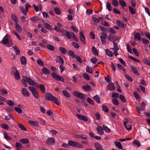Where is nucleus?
<instances>
[{
	"mask_svg": "<svg viewBox=\"0 0 150 150\" xmlns=\"http://www.w3.org/2000/svg\"><path fill=\"white\" fill-rule=\"evenodd\" d=\"M29 90L32 93L33 96L37 99L39 98V93L35 88L30 86L28 87Z\"/></svg>",
	"mask_w": 150,
	"mask_h": 150,
	"instance_id": "4",
	"label": "nucleus"
},
{
	"mask_svg": "<svg viewBox=\"0 0 150 150\" xmlns=\"http://www.w3.org/2000/svg\"><path fill=\"white\" fill-rule=\"evenodd\" d=\"M72 45L75 48L79 49V45L77 43L75 42H72L71 43Z\"/></svg>",
	"mask_w": 150,
	"mask_h": 150,
	"instance_id": "50",
	"label": "nucleus"
},
{
	"mask_svg": "<svg viewBox=\"0 0 150 150\" xmlns=\"http://www.w3.org/2000/svg\"><path fill=\"white\" fill-rule=\"evenodd\" d=\"M102 110L103 111L107 112H109V110L107 106L103 105L102 106Z\"/></svg>",
	"mask_w": 150,
	"mask_h": 150,
	"instance_id": "51",
	"label": "nucleus"
},
{
	"mask_svg": "<svg viewBox=\"0 0 150 150\" xmlns=\"http://www.w3.org/2000/svg\"><path fill=\"white\" fill-rule=\"evenodd\" d=\"M28 123L34 127H38L39 126L38 122L36 121L30 120L28 121Z\"/></svg>",
	"mask_w": 150,
	"mask_h": 150,
	"instance_id": "19",
	"label": "nucleus"
},
{
	"mask_svg": "<svg viewBox=\"0 0 150 150\" xmlns=\"http://www.w3.org/2000/svg\"><path fill=\"white\" fill-rule=\"evenodd\" d=\"M131 69L133 73L137 76H139V74L136 68L133 66H130Z\"/></svg>",
	"mask_w": 150,
	"mask_h": 150,
	"instance_id": "18",
	"label": "nucleus"
},
{
	"mask_svg": "<svg viewBox=\"0 0 150 150\" xmlns=\"http://www.w3.org/2000/svg\"><path fill=\"white\" fill-rule=\"evenodd\" d=\"M86 71L87 72L90 73L91 74H92V73H93L92 69L91 67L87 66L86 68Z\"/></svg>",
	"mask_w": 150,
	"mask_h": 150,
	"instance_id": "49",
	"label": "nucleus"
},
{
	"mask_svg": "<svg viewBox=\"0 0 150 150\" xmlns=\"http://www.w3.org/2000/svg\"><path fill=\"white\" fill-rule=\"evenodd\" d=\"M44 26L47 29L50 30H54L52 26L48 23H45L43 24Z\"/></svg>",
	"mask_w": 150,
	"mask_h": 150,
	"instance_id": "29",
	"label": "nucleus"
},
{
	"mask_svg": "<svg viewBox=\"0 0 150 150\" xmlns=\"http://www.w3.org/2000/svg\"><path fill=\"white\" fill-rule=\"evenodd\" d=\"M119 3L122 7L124 8L125 7L127 6L126 3L123 0H119Z\"/></svg>",
	"mask_w": 150,
	"mask_h": 150,
	"instance_id": "35",
	"label": "nucleus"
},
{
	"mask_svg": "<svg viewBox=\"0 0 150 150\" xmlns=\"http://www.w3.org/2000/svg\"><path fill=\"white\" fill-rule=\"evenodd\" d=\"M123 123L125 127L127 130H129L131 129L132 126L128 122H124Z\"/></svg>",
	"mask_w": 150,
	"mask_h": 150,
	"instance_id": "17",
	"label": "nucleus"
},
{
	"mask_svg": "<svg viewBox=\"0 0 150 150\" xmlns=\"http://www.w3.org/2000/svg\"><path fill=\"white\" fill-rule=\"evenodd\" d=\"M25 78V76H22L23 79L22 81V83L25 87H27L28 85L27 83H26V82H27L26 81H25L24 79Z\"/></svg>",
	"mask_w": 150,
	"mask_h": 150,
	"instance_id": "44",
	"label": "nucleus"
},
{
	"mask_svg": "<svg viewBox=\"0 0 150 150\" xmlns=\"http://www.w3.org/2000/svg\"><path fill=\"white\" fill-rule=\"evenodd\" d=\"M51 76L53 78L56 80L61 81L62 82H64V79L63 77L59 76L54 72L52 73Z\"/></svg>",
	"mask_w": 150,
	"mask_h": 150,
	"instance_id": "5",
	"label": "nucleus"
},
{
	"mask_svg": "<svg viewBox=\"0 0 150 150\" xmlns=\"http://www.w3.org/2000/svg\"><path fill=\"white\" fill-rule=\"evenodd\" d=\"M15 28L16 30L19 33H21L22 31L21 27L20 25L18 23H15Z\"/></svg>",
	"mask_w": 150,
	"mask_h": 150,
	"instance_id": "26",
	"label": "nucleus"
},
{
	"mask_svg": "<svg viewBox=\"0 0 150 150\" xmlns=\"http://www.w3.org/2000/svg\"><path fill=\"white\" fill-rule=\"evenodd\" d=\"M46 47L49 50L53 51L55 50V47L51 45H46Z\"/></svg>",
	"mask_w": 150,
	"mask_h": 150,
	"instance_id": "39",
	"label": "nucleus"
},
{
	"mask_svg": "<svg viewBox=\"0 0 150 150\" xmlns=\"http://www.w3.org/2000/svg\"><path fill=\"white\" fill-rule=\"evenodd\" d=\"M25 80L31 86H35L36 87L38 86V84L31 78L26 76H25Z\"/></svg>",
	"mask_w": 150,
	"mask_h": 150,
	"instance_id": "3",
	"label": "nucleus"
},
{
	"mask_svg": "<svg viewBox=\"0 0 150 150\" xmlns=\"http://www.w3.org/2000/svg\"><path fill=\"white\" fill-rule=\"evenodd\" d=\"M20 142L24 144H28L29 142V139L26 138L20 140Z\"/></svg>",
	"mask_w": 150,
	"mask_h": 150,
	"instance_id": "34",
	"label": "nucleus"
},
{
	"mask_svg": "<svg viewBox=\"0 0 150 150\" xmlns=\"http://www.w3.org/2000/svg\"><path fill=\"white\" fill-rule=\"evenodd\" d=\"M21 61V64L23 65H25L27 62V60L26 58L24 56H22L20 58Z\"/></svg>",
	"mask_w": 150,
	"mask_h": 150,
	"instance_id": "22",
	"label": "nucleus"
},
{
	"mask_svg": "<svg viewBox=\"0 0 150 150\" xmlns=\"http://www.w3.org/2000/svg\"><path fill=\"white\" fill-rule=\"evenodd\" d=\"M44 98L48 101H52L56 104L59 105L57 98L50 93L47 92L46 93L44 96Z\"/></svg>",
	"mask_w": 150,
	"mask_h": 150,
	"instance_id": "1",
	"label": "nucleus"
},
{
	"mask_svg": "<svg viewBox=\"0 0 150 150\" xmlns=\"http://www.w3.org/2000/svg\"><path fill=\"white\" fill-rule=\"evenodd\" d=\"M126 46L128 52H129L130 54H132V52L129 45V44H127V45Z\"/></svg>",
	"mask_w": 150,
	"mask_h": 150,
	"instance_id": "54",
	"label": "nucleus"
},
{
	"mask_svg": "<svg viewBox=\"0 0 150 150\" xmlns=\"http://www.w3.org/2000/svg\"><path fill=\"white\" fill-rule=\"evenodd\" d=\"M68 145L75 148H83V146L81 144L71 140H69L68 141Z\"/></svg>",
	"mask_w": 150,
	"mask_h": 150,
	"instance_id": "2",
	"label": "nucleus"
},
{
	"mask_svg": "<svg viewBox=\"0 0 150 150\" xmlns=\"http://www.w3.org/2000/svg\"><path fill=\"white\" fill-rule=\"evenodd\" d=\"M106 7L109 11H112V8L109 2H107Z\"/></svg>",
	"mask_w": 150,
	"mask_h": 150,
	"instance_id": "48",
	"label": "nucleus"
},
{
	"mask_svg": "<svg viewBox=\"0 0 150 150\" xmlns=\"http://www.w3.org/2000/svg\"><path fill=\"white\" fill-rule=\"evenodd\" d=\"M133 144L134 146H137V147H139L141 144L139 141L137 140H134L133 142Z\"/></svg>",
	"mask_w": 150,
	"mask_h": 150,
	"instance_id": "24",
	"label": "nucleus"
},
{
	"mask_svg": "<svg viewBox=\"0 0 150 150\" xmlns=\"http://www.w3.org/2000/svg\"><path fill=\"white\" fill-rule=\"evenodd\" d=\"M18 127L21 129L25 131H26L27 129L25 128L22 124H18Z\"/></svg>",
	"mask_w": 150,
	"mask_h": 150,
	"instance_id": "60",
	"label": "nucleus"
},
{
	"mask_svg": "<svg viewBox=\"0 0 150 150\" xmlns=\"http://www.w3.org/2000/svg\"><path fill=\"white\" fill-rule=\"evenodd\" d=\"M143 62L144 63L146 64L149 66H150V62L146 58H144L143 60Z\"/></svg>",
	"mask_w": 150,
	"mask_h": 150,
	"instance_id": "55",
	"label": "nucleus"
},
{
	"mask_svg": "<svg viewBox=\"0 0 150 150\" xmlns=\"http://www.w3.org/2000/svg\"><path fill=\"white\" fill-rule=\"evenodd\" d=\"M59 51L63 54H65L67 52L66 49L62 47H59Z\"/></svg>",
	"mask_w": 150,
	"mask_h": 150,
	"instance_id": "37",
	"label": "nucleus"
},
{
	"mask_svg": "<svg viewBox=\"0 0 150 150\" xmlns=\"http://www.w3.org/2000/svg\"><path fill=\"white\" fill-rule=\"evenodd\" d=\"M87 102L89 104L92 105H94V101L91 98L88 97L87 98Z\"/></svg>",
	"mask_w": 150,
	"mask_h": 150,
	"instance_id": "56",
	"label": "nucleus"
},
{
	"mask_svg": "<svg viewBox=\"0 0 150 150\" xmlns=\"http://www.w3.org/2000/svg\"><path fill=\"white\" fill-rule=\"evenodd\" d=\"M55 142V139L53 138L50 137L46 141V143L48 145H54Z\"/></svg>",
	"mask_w": 150,
	"mask_h": 150,
	"instance_id": "8",
	"label": "nucleus"
},
{
	"mask_svg": "<svg viewBox=\"0 0 150 150\" xmlns=\"http://www.w3.org/2000/svg\"><path fill=\"white\" fill-rule=\"evenodd\" d=\"M11 18L12 20L15 23L18 22V19L16 16L14 14L11 15Z\"/></svg>",
	"mask_w": 150,
	"mask_h": 150,
	"instance_id": "32",
	"label": "nucleus"
},
{
	"mask_svg": "<svg viewBox=\"0 0 150 150\" xmlns=\"http://www.w3.org/2000/svg\"><path fill=\"white\" fill-rule=\"evenodd\" d=\"M97 129L99 135H102L103 134L104 132L103 129L101 127L98 126Z\"/></svg>",
	"mask_w": 150,
	"mask_h": 150,
	"instance_id": "14",
	"label": "nucleus"
},
{
	"mask_svg": "<svg viewBox=\"0 0 150 150\" xmlns=\"http://www.w3.org/2000/svg\"><path fill=\"white\" fill-rule=\"evenodd\" d=\"M39 88L41 91L43 93H44L46 92L45 87V86L42 84H40V85Z\"/></svg>",
	"mask_w": 150,
	"mask_h": 150,
	"instance_id": "30",
	"label": "nucleus"
},
{
	"mask_svg": "<svg viewBox=\"0 0 150 150\" xmlns=\"http://www.w3.org/2000/svg\"><path fill=\"white\" fill-rule=\"evenodd\" d=\"M38 20H39V18L37 16L33 17L30 19V20L32 21H35Z\"/></svg>",
	"mask_w": 150,
	"mask_h": 150,
	"instance_id": "52",
	"label": "nucleus"
},
{
	"mask_svg": "<svg viewBox=\"0 0 150 150\" xmlns=\"http://www.w3.org/2000/svg\"><path fill=\"white\" fill-rule=\"evenodd\" d=\"M1 127L6 129H8L9 127L6 124H2L1 125Z\"/></svg>",
	"mask_w": 150,
	"mask_h": 150,
	"instance_id": "57",
	"label": "nucleus"
},
{
	"mask_svg": "<svg viewBox=\"0 0 150 150\" xmlns=\"http://www.w3.org/2000/svg\"><path fill=\"white\" fill-rule=\"evenodd\" d=\"M37 63L40 66H44V64L43 62L40 59H38L37 61Z\"/></svg>",
	"mask_w": 150,
	"mask_h": 150,
	"instance_id": "62",
	"label": "nucleus"
},
{
	"mask_svg": "<svg viewBox=\"0 0 150 150\" xmlns=\"http://www.w3.org/2000/svg\"><path fill=\"white\" fill-rule=\"evenodd\" d=\"M114 143L118 149H122L123 148V147L120 142L116 141L114 142Z\"/></svg>",
	"mask_w": 150,
	"mask_h": 150,
	"instance_id": "25",
	"label": "nucleus"
},
{
	"mask_svg": "<svg viewBox=\"0 0 150 150\" xmlns=\"http://www.w3.org/2000/svg\"><path fill=\"white\" fill-rule=\"evenodd\" d=\"M15 146L16 147L17 150H22L23 148L22 145L19 142L16 143Z\"/></svg>",
	"mask_w": 150,
	"mask_h": 150,
	"instance_id": "20",
	"label": "nucleus"
},
{
	"mask_svg": "<svg viewBox=\"0 0 150 150\" xmlns=\"http://www.w3.org/2000/svg\"><path fill=\"white\" fill-rule=\"evenodd\" d=\"M105 52L106 54L109 57H112L113 54L112 52L108 49H106Z\"/></svg>",
	"mask_w": 150,
	"mask_h": 150,
	"instance_id": "21",
	"label": "nucleus"
},
{
	"mask_svg": "<svg viewBox=\"0 0 150 150\" xmlns=\"http://www.w3.org/2000/svg\"><path fill=\"white\" fill-rule=\"evenodd\" d=\"M93 99L98 103H100V98L99 96L98 95H96L94 96Z\"/></svg>",
	"mask_w": 150,
	"mask_h": 150,
	"instance_id": "33",
	"label": "nucleus"
},
{
	"mask_svg": "<svg viewBox=\"0 0 150 150\" xmlns=\"http://www.w3.org/2000/svg\"><path fill=\"white\" fill-rule=\"evenodd\" d=\"M94 146L96 150H103L102 146L98 142H95L94 143Z\"/></svg>",
	"mask_w": 150,
	"mask_h": 150,
	"instance_id": "13",
	"label": "nucleus"
},
{
	"mask_svg": "<svg viewBox=\"0 0 150 150\" xmlns=\"http://www.w3.org/2000/svg\"><path fill=\"white\" fill-rule=\"evenodd\" d=\"M128 8L130 12L133 15L136 13L135 11L132 7L129 6H128Z\"/></svg>",
	"mask_w": 150,
	"mask_h": 150,
	"instance_id": "41",
	"label": "nucleus"
},
{
	"mask_svg": "<svg viewBox=\"0 0 150 150\" xmlns=\"http://www.w3.org/2000/svg\"><path fill=\"white\" fill-rule=\"evenodd\" d=\"M79 38L83 44H84L86 43L85 36L83 33L81 31L80 32Z\"/></svg>",
	"mask_w": 150,
	"mask_h": 150,
	"instance_id": "9",
	"label": "nucleus"
},
{
	"mask_svg": "<svg viewBox=\"0 0 150 150\" xmlns=\"http://www.w3.org/2000/svg\"><path fill=\"white\" fill-rule=\"evenodd\" d=\"M9 42V40L8 38H3L2 43L4 44L7 45Z\"/></svg>",
	"mask_w": 150,
	"mask_h": 150,
	"instance_id": "53",
	"label": "nucleus"
},
{
	"mask_svg": "<svg viewBox=\"0 0 150 150\" xmlns=\"http://www.w3.org/2000/svg\"><path fill=\"white\" fill-rule=\"evenodd\" d=\"M73 33H74L73 32H67L66 37L69 39H71L73 37Z\"/></svg>",
	"mask_w": 150,
	"mask_h": 150,
	"instance_id": "28",
	"label": "nucleus"
},
{
	"mask_svg": "<svg viewBox=\"0 0 150 150\" xmlns=\"http://www.w3.org/2000/svg\"><path fill=\"white\" fill-rule=\"evenodd\" d=\"M69 55L73 58H75L76 57V55L74 52L71 50H69L68 51Z\"/></svg>",
	"mask_w": 150,
	"mask_h": 150,
	"instance_id": "45",
	"label": "nucleus"
},
{
	"mask_svg": "<svg viewBox=\"0 0 150 150\" xmlns=\"http://www.w3.org/2000/svg\"><path fill=\"white\" fill-rule=\"evenodd\" d=\"M82 87L84 90L87 91H90L92 89L91 87L88 85L83 86Z\"/></svg>",
	"mask_w": 150,
	"mask_h": 150,
	"instance_id": "23",
	"label": "nucleus"
},
{
	"mask_svg": "<svg viewBox=\"0 0 150 150\" xmlns=\"http://www.w3.org/2000/svg\"><path fill=\"white\" fill-rule=\"evenodd\" d=\"M90 60L92 63L95 64L98 61V59L96 57H93Z\"/></svg>",
	"mask_w": 150,
	"mask_h": 150,
	"instance_id": "42",
	"label": "nucleus"
},
{
	"mask_svg": "<svg viewBox=\"0 0 150 150\" xmlns=\"http://www.w3.org/2000/svg\"><path fill=\"white\" fill-rule=\"evenodd\" d=\"M134 37L135 39H137L139 40H140L141 39V38L139 33H137L134 35Z\"/></svg>",
	"mask_w": 150,
	"mask_h": 150,
	"instance_id": "43",
	"label": "nucleus"
},
{
	"mask_svg": "<svg viewBox=\"0 0 150 150\" xmlns=\"http://www.w3.org/2000/svg\"><path fill=\"white\" fill-rule=\"evenodd\" d=\"M42 70L44 74L46 75L50 74L51 73L50 71L45 67H43L42 68Z\"/></svg>",
	"mask_w": 150,
	"mask_h": 150,
	"instance_id": "15",
	"label": "nucleus"
},
{
	"mask_svg": "<svg viewBox=\"0 0 150 150\" xmlns=\"http://www.w3.org/2000/svg\"><path fill=\"white\" fill-rule=\"evenodd\" d=\"M115 37V35L112 34H110L108 35V39L111 42L114 41V39Z\"/></svg>",
	"mask_w": 150,
	"mask_h": 150,
	"instance_id": "31",
	"label": "nucleus"
},
{
	"mask_svg": "<svg viewBox=\"0 0 150 150\" xmlns=\"http://www.w3.org/2000/svg\"><path fill=\"white\" fill-rule=\"evenodd\" d=\"M108 89L110 91H113L115 89V86H114V84L113 83L111 82L110 83H109L108 85Z\"/></svg>",
	"mask_w": 150,
	"mask_h": 150,
	"instance_id": "11",
	"label": "nucleus"
},
{
	"mask_svg": "<svg viewBox=\"0 0 150 150\" xmlns=\"http://www.w3.org/2000/svg\"><path fill=\"white\" fill-rule=\"evenodd\" d=\"M62 93L63 95L67 98H69L70 97L69 93L66 90H63Z\"/></svg>",
	"mask_w": 150,
	"mask_h": 150,
	"instance_id": "40",
	"label": "nucleus"
},
{
	"mask_svg": "<svg viewBox=\"0 0 150 150\" xmlns=\"http://www.w3.org/2000/svg\"><path fill=\"white\" fill-rule=\"evenodd\" d=\"M55 13L59 15L60 14V11L58 7L55 8L54 9Z\"/></svg>",
	"mask_w": 150,
	"mask_h": 150,
	"instance_id": "59",
	"label": "nucleus"
},
{
	"mask_svg": "<svg viewBox=\"0 0 150 150\" xmlns=\"http://www.w3.org/2000/svg\"><path fill=\"white\" fill-rule=\"evenodd\" d=\"M12 33L16 36L17 38L20 40H21V38L18 33L16 32L15 31L13 30L12 31Z\"/></svg>",
	"mask_w": 150,
	"mask_h": 150,
	"instance_id": "61",
	"label": "nucleus"
},
{
	"mask_svg": "<svg viewBox=\"0 0 150 150\" xmlns=\"http://www.w3.org/2000/svg\"><path fill=\"white\" fill-rule=\"evenodd\" d=\"M56 62L61 63V65H63L64 62L63 59L60 56H59L57 57Z\"/></svg>",
	"mask_w": 150,
	"mask_h": 150,
	"instance_id": "16",
	"label": "nucleus"
},
{
	"mask_svg": "<svg viewBox=\"0 0 150 150\" xmlns=\"http://www.w3.org/2000/svg\"><path fill=\"white\" fill-rule=\"evenodd\" d=\"M22 93L23 95L25 96L28 97L29 96V93L27 91V89L25 88H23L22 90Z\"/></svg>",
	"mask_w": 150,
	"mask_h": 150,
	"instance_id": "12",
	"label": "nucleus"
},
{
	"mask_svg": "<svg viewBox=\"0 0 150 150\" xmlns=\"http://www.w3.org/2000/svg\"><path fill=\"white\" fill-rule=\"evenodd\" d=\"M112 3L115 7H117L119 5V3L117 0H112Z\"/></svg>",
	"mask_w": 150,
	"mask_h": 150,
	"instance_id": "63",
	"label": "nucleus"
},
{
	"mask_svg": "<svg viewBox=\"0 0 150 150\" xmlns=\"http://www.w3.org/2000/svg\"><path fill=\"white\" fill-rule=\"evenodd\" d=\"M4 138L6 140H11V137L9 136L7 133H4Z\"/></svg>",
	"mask_w": 150,
	"mask_h": 150,
	"instance_id": "46",
	"label": "nucleus"
},
{
	"mask_svg": "<svg viewBox=\"0 0 150 150\" xmlns=\"http://www.w3.org/2000/svg\"><path fill=\"white\" fill-rule=\"evenodd\" d=\"M101 35H102L100 36V38L102 43L104 44L105 43L106 39L107 38V35L104 32L102 33Z\"/></svg>",
	"mask_w": 150,
	"mask_h": 150,
	"instance_id": "6",
	"label": "nucleus"
},
{
	"mask_svg": "<svg viewBox=\"0 0 150 150\" xmlns=\"http://www.w3.org/2000/svg\"><path fill=\"white\" fill-rule=\"evenodd\" d=\"M92 52L95 56H97L98 55L97 50L94 46H93L92 47Z\"/></svg>",
	"mask_w": 150,
	"mask_h": 150,
	"instance_id": "27",
	"label": "nucleus"
},
{
	"mask_svg": "<svg viewBox=\"0 0 150 150\" xmlns=\"http://www.w3.org/2000/svg\"><path fill=\"white\" fill-rule=\"evenodd\" d=\"M14 76L16 80H18L20 79L19 73L17 70H16L15 72L14 73Z\"/></svg>",
	"mask_w": 150,
	"mask_h": 150,
	"instance_id": "36",
	"label": "nucleus"
},
{
	"mask_svg": "<svg viewBox=\"0 0 150 150\" xmlns=\"http://www.w3.org/2000/svg\"><path fill=\"white\" fill-rule=\"evenodd\" d=\"M99 28H100L101 30L104 32H106L107 31H108V29L106 28H105L103 26H101L99 25Z\"/></svg>",
	"mask_w": 150,
	"mask_h": 150,
	"instance_id": "58",
	"label": "nucleus"
},
{
	"mask_svg": "<svg viewBox=\"0 0 150 150\" xmlns=\"http://www.w3.org/2000/svg\"><path fill=\"white\" fill-rule=\"evenodd\" d=\"M76 115L80 120H83L85 122L87 121L88 119L85 116L80 114H76Z\"/></svg>",
	"mask_w": 150,
	"mask_h": 150,
	"instance_id": "10",
	"label": "nucleus"
},
{
	"mask_svg": "<svg viewBox=\"0 0 150 150\" xmlns=\"http://www.w3.org/2000/svg\"><path fill=\"white\" fill-rule=\"evenodd\" d=\"M101 24L103 25L106 27H109L110 26V24L105 21H102Z\"/></svg>",
	"mask_w": 150,
	"mask_h": 150,
	"instance_id": "64",
	"label": "nucleus"
},
{
	"mask_svg": "<svg viewBox=\"0 0 150 150\" xmlns=\"http://www.w3.org/2000/svg\"><path fill=\"white\" fill-rule=\"evenodd\" d=\"M76 138H81L85 140H87L88 139L86 137H84V135H76Z\"/></svg>",
	"mask_w": 150,
	"mask_h": 150,
	"instance_id": "38",
	"label": "nucleus"
},
{
	"mask_svg": "<svg viewBox=\"0 0 150 150\" xmlns=\"http://www.w3.org/2000/svg\"><path fill=\"white\" fill-rule=\"evenodd\" d=\"M146 103L144 101L142 102L141 103V106L140 108V110H144L145 109V106Z\"/></svg>",
	"mask_w": 150,
	"mask_h": 150,
	"instance_id": "47",
	"label": "nucleus"
},
{
	"mask_svg": "<svg viewBox=\"0 0 150 150\" xmlns=\"http://www.w3.org/2000/svg\"><path fill=\"white\" fill-rule=\"evenodd\" d=\"M73 95L83 100L85 99V96L83 94L77 91H74L73 93Z\"/></svg>",
	"mask_w": 150,
	"mask_h": 150,
	"instance_id": "7",
	"label": "nucleus"
}]
</instances>
